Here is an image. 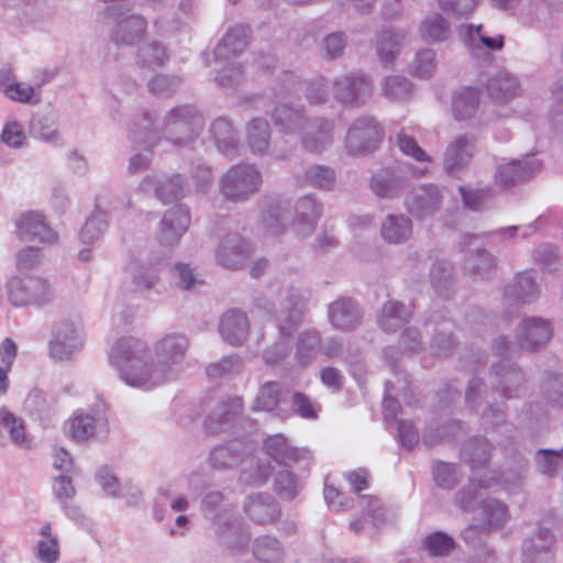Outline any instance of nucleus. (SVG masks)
<instances>
[{
	"mask_svg": "<svg viewBox=\"0 0 563 563\" xmlns=\"http://www.w3.org/2000/svg\"><path fill=\"white\" fill-rule=\"evenodd\" d=\"M384 136L382 125L374 117L362 115L350 125L345 147L350 155H367L377 150Z\"/></svg>",
	"mask_w": 563,
	"mask_h": 563,
	"instance_id": "0eeeda50",
	"label": "nucleus"
},
{
	"mask_svg": "<svg viewBox=\"0 0 563 563\" xmlns=\"http://www.w3.org/2000/svg\"><path fill=\"white\" fill-rule=\"evenodd\" d=\"M426 325L433 327V334L429 345L431 353L437 357L451 355L457 346L454 336V322L441 311H433L426 320Z\"/></svg>",
	"mask_w": 563,
	"mask_h": 563,
	"instance_id": "6ab92c4d",
	"label": "nucleus"
},
{
	"mask_svg": "<svg viewBox=\"0 0 563 563\" xmlns=\"http://www.w3.org/2000/svg\"><path fill=\"white\" fill-rule=\"evenodd\" d=\"M16 233L23 241L52 243L56 240V233L47 224L45 217L36 211L22 214L15 222Z\"/></svg>",
	"mask_w": 563,
	"mask_h": 563,
	"instance_id": "c85d7f7f",
	"label": "nucleus"
},
{
	"mask_svg": "<svg viewBox=\"0 0 563 563\" xmlns=\"http://www.w3.org/2000/svg\"><path fill=\"white\" fill-rule=\"evenodd\" d=\"M479 91L474 87H463L452 97V112L456 120H466L477 110Z\"/></svg>",
	"mask_w": 563,
	"mask_h": 563,
	"instance_id": "3c124183",
	"label": "nucleus"
},
{
	"mask_svg": "<svg viewBox=\"0 0 563 563\" xmlns=\"http://www.w3.org/2000/svg\"><path fill=\"white\" fill-rule=\"evenodd\" d=\"M483 522L487 530H495L501 528L508 518L507 506L494 498L482 500L481 504Z\"/></svg>",
	"mask_w": 563,
	"mask_h": 563,
	"instance_id": "4d7b16f0",
	"label": "nucleus"
},
{
	"mask_svg": "<svg viewBox=\"0 0 563 563\" xmlns=\"http://www.w3.org/2000/svg\"><path fill=\"white\" fill-rule=\"evenodd\" d=\"M202 113L195 104H181L170 109L164 117L162 132L174 145H190L203 129Z\"/></svg>",
	"mask_w": 563,
	"mask_h": 563,
	"instance_id": "7ed1b4c3",
	"label": "nucleus"
},
{
	"mask_svg": "<svg viewBox=\"0 0 563 563\" xmlns=\"http://www.w3.org/2000/svg\"><path fill=\"white\" fill-rule=\"evenodd\" d=\"M321 347V335L317 330L300 333L297 340L296 357L301 365H307Z\"/></svg>",
	"mask_w": 563,
	"mask_h": 563,
	"instance_id": "052dcab7",
	"label": "nucleus"
},
{
	"mask_svg": "<svg viewBox=\"0 0 563 563\" xmlns=\"http://www.w3.org/2000/svg\"><path fill=\"white\" fill-rule=\"evenodd\" d=\"M475 150L473 135L464 134L456 136L446 147L443 166L445 172L453 177L459 175L468 165Z\"/></svg>",
	"mask_w": 563,
	"mask_h": 563,
	"instance_id": "bb28decb",
	"label": "nucleus"
},
{
	"mask_svg": "<svg viewBox=\"0 0 563 563\" xmlns=\"http://www.w3.org/2000/svg\"><path fill=\"white\" fill-rule=\"evenodd\" d=\"M300 131L301 145L307 152L322 153L333 142L334 125L332 121L325 118H307L305 126Z\"/></svg>",
	"mask_w": 563,
	"mask_h": 563,
	"instance_id": "b1692460",
	"label": "nucleus"
},
{
	"mask_svg": "<svg viewBox=\"0 0 563 563\" xmlns=\"http://www.w3.org/2000/svg\"><path fill=\"white\" fill-rule=\"evenodd\" d=\"M540 294L539 285L536 283L531 272L518 273L514 279L508 283L503 292V301L511 307L519 303H532Z\"/></svg>",
	"mask_w": 563,
	"mask_h": 563,
	"instance_id": "cd10ccee",
	"label": "nucleus"
},
{
	"mask_svg": "<svg viewBox=\"0 0 563 563\" xmlns=\"http://www.w3.org/2000/svg\"><path fill=\"white\" fill-rule=\"evenodd\" d=\"M280 384L277 382H267L263 384L255 398L253 409L273 411L279 404Z\"/></svg>",
	"mask_w": 563,
	"mask_h": 563,
	"instance_id": "774afa93",
	"label": "nucleus"
},
{
	"mask_svg": "<svg viewBox=\"0 0 563 563\" xmlns=\"http://www.w3.org/2000/svg\"><path fill=\"white\" fill-rule=\"evenodd\" d=\"M380 233L387 243H405L412 235V222L404 214H388L380 225Z\"/></svg>",
	"mask_w": 563,
	"mask_h": 563,
	"instance_id": "a18cd8bd",
	"label": "nucleus"
},
{
	"mask_svg": "<svg viewBox=\"0 0 563 563\" xmlns=\"http://www.w3.org/2000/svg\"><path fill=\"white\" fill-rule=\"evenodd\" d=\"M493 481L494 478L490 481H476L472 478L468 485L456 492L454 495V504L464 512L474 511L478 505L482 504V501H479V489L489 488L493 486Z\"/></svg>",
	"mask_w": 563,
	"mask_h": 563,
	"instance_id": "864d4df0",
	"label": "nucleus"
},
{
	"mask_svg": "<svg viewBox=\"0 0 563 563\" xmlns=\"http://www.w3.org/2000/svg\"><path fill=\"white\" fill-rule=\"evenodd\" d=\"M323 207L313 195L300 197L295 205L292 229L298 236L307 238L314 231Z\"/></svg>",
	"mask_w": 563,
	"mask_h": 563,
	"instance_id": "a878e982",
	"label": "nucleus"
},
{
	"mask_svg": "<svg viewBox=\"0 0 563 563\" xmlns=\"http://www.w3.org/2000/svg\"><path fill=\"white\" fill-rule=\"evenodd\" d=\"M419 34L428 44L442 43L448 41L452 34L451 24L441 13L431 12L420 22Z\"/></svg>",
	"mask_w": 563,
	"mask_h": 563,
	"instance_id": "79ce46f5",
	"label": "nucleus"
},
{
	"mask_svg": "<svg viewBox=\"0 0 563 563\" xmlns=\"http://www.w3.org/2000/svg\"><path fill=\"white\" fill-rule=\"evenodd\" d=\"M250 323L246 314L240 310L231 309L224 312L219 322V332L222 339L234 346L242 345L247 338Z\"/></svg>",
	"mask_w": 563,
	"mask_h": 563,
	"instance_id": "72a5a7b5",
	"label": "nucleus"
},
{
	"mask_svg": "<svg viewBox=\"0 0 563 563\" xmlns=\"http://www.w3.org/2000/svg\"><path fill=\"white\" fill-rule=\"evenodd\" d=\"M102 198H97L96 210L91 217L85 222L80 231V240L84 243H92L98 240L107 230L108 222L106 212L101 210Z\"/></svg>",
	"mask_w": 563,
	"mask_h": 563,
	"instance_id": "13d9d810",
	"label": "nucleus"
},
{
	"mask_svg": "<svg viewBox=\"0 0 563 563\" xmlns=\"http://www.w3.org/2000/svg\"><path fill=\"white\" fill-rule=\"evenodd\" d=\"M290 211V202L280 197H266L262 201L263 229L272 234L279 235L286 230V222Z\"/></svg>",
	"mask_w": 563,
	"mask_h": 563,
	"instance_id": "7c9ffc66",
	"label": "nucleus"
},
{
	"mask_svg": "<svg viewBox=\"0 0 563 563\" xmlns=\"http://www.w3.org/2000/svg\"><path fill=\"white\" fill-rule=\"evenodd\" d=\"M406 37V31H395L391 29L382 30L376 37V54L379 62L388 67L394 64L395 59L399 55L402 42Z\"/></svg>",
	"mask_w": 563,
	"mask_h": 563,
	"instance_id": "58836bf2",
	"label": "nucleus"
},
{
	"mask_svg": "<svg viewBox=\"0 0 563 563\" xmlns=\"http://www.w3.org/2000/svg\"><path fill=\"white\" fill-rule=\"evenodd\" d=\"M383 95L394 101L406 100L412 90V85L409 79L402 76H387L382 84Z\"/></svg>",
	"mask_w": 563,
	"mask_h": 563,
	"instance_id": "0e129e2a",
	"label": "nucleus"
},
{
	"mask_svg": "<svg viewBox=\"0 0 563 563\" xmlns=\"http://www.w3.org/2000/svg\"><path fill=\"white\" fill-rule=\"evenodd\" d=\"M107 14L113 19L109 37L114 45L133 46L144 37L147 30V20L143 15L122 13L115 5L109 7Z\"/></svg>",
	"mask_w": 563,
	"mask_h": 563,
	"instance_id": "6e6552de",
	"label": "nucleus"
},
{
	"mask_svg": "<svg viewBox=\"0 0 563 563\" xmlns=\"http://www.w3.org/2000/svg\"><path fill=\"white\" fill-rule=\"evenodd\" d=\"M249 29L236 25L230 29L213 49L216 63L229 62L239 56L247 46Z\"/></svg>",
	"mask_w": 563,
	"mask_h": 563,
	"instance_id": "f704fd0d",
	"label": "nucleus"
},
{
	"mask_svg": "<svg viewBox=\"0 0 563 563\" xmlns=\"http://www.w3.org/2000/svg\"><path fill=\"white\" fill-rule=\"evenodd\" d=\"M407 186V178L389 168L375 173L371 179V189L380 198H394Z\"/></svg>",
	"mask_w": 563,
	"mask_h": 563,
	"instance_id": "a19ab883",
	"label": "nucleus"
},
{
	"mask_svg": "<svg viewBox=\"0 0 563 563\" xmlns=\"http://www.w3.org/2000/svg\"><path fill=\"white\" fill-rule=\"evenodd\" d=\"M251 244L239 233H228L216 250V260L219 265L228 269H240L252 255Z\"/></svg>",
	"mask_w": 563,
	"mask_h": 563,
	"instance_id": "aec40b11",
	"label": "nucleus"
},
{
	"mask_svg": "<svg viewBox=\"0 0 563 563\" xmlns=\"http://www.w3.org/2000/svg\"><path fill=\"white\" fill-rule=\"evenodd\" d=\"M490 386L506 399H516L526 395L527 377L525 372L510 361H499L490 366Z\"/></svg>",
	"mask_w": 563,
	"mask_h": 563,
	"instance_id": "9d476101",
	"label": "nucleus"
},
{
	"mask_svg": "<svg viewBox=\"0 0 563 563\" xmlns=\"http://www.w3.org/2000/svg\"><path fill=\"white\" fill-rule=\"evenodd\" d=\"M252 551L254 558L262 563H282L285 558V549L282 542L269 534L255 538Z\"/></svg>",
	"mask_w": 563,
	"mask_h": 563,
	"instance_id": "8fccbe9b",
	"label": "nucleus"
},
{
	"mask_svg": "<svg viewBox=\"0 0 563 563\" xmlns=\"http://www.w3.org/2000/svg\"><path fill=\"white\" fill-rule=\"evenodd\" d=\"M347 45V36L342 31L325 35L320 44V54L324 60L331 62L344 55Z\"/></svg>",
	"mask_w": 563,
	"mask_h": 563,
	"instance_id": "e2e57ef3",
	"label": "nucleus"
},
{
	"mask_svg": "<svg viewBox=\"0 0 563 563\" xmlns=\"http://www.w3.org/2000/svg\"><path fill=\"white\" fill-rule=\"evenodd\" d=\"M190 224V212L187 206L177 203L166 210L159 222L157 240L161 245L172 247L178 244Z\"/></svg>",
	"mask_w": 563,
	"mask_h": 563,
	"instance_id": "dca6fc26",
	"label": "nucleus"
},
{
	"mask_svg": "<svg viewBox=\"0 0 563 563\" xmlns=\"http://www.w3.org/2000/svg\"><path fill=\"white\" fill-rule=\"evenodd\" d=\"M335 172L325 165H310L305 170V180L309 186L331 190L335 184Z\"/></svg>",
	"mask_w": 563,
	"mask_h": 563,
	"instance_id": "680f3d73",
	"label": "nucleus"
},
{
	"mask_svg": "<svg viewBox=\"0 0 563 563\" xmlns=\"http://www.w3.org/2000/svg\"><path fill=\"white\" fill-rule=\"evenodd\" d=\"M373 92L372 79L363 71L342 75L333 81V95L338 102L349 107H362Z\"/></svg>",
	"mask_w": 563,
	"mask_h": 563,
	"instance_id": "1a4fd4ad",
	"label": "nucleus"
},
{
	"mask_svg": "<svg viewBox=\"0 0 563 563\" xmlns=\"http://www.w3.org/2000/svg\"><path fill=\"white\" fill-rule=\"evenodd\" d=\"M263 449L273 461L283 466L298 465L300 470L309 471L312 464L313 456L309 449L291 446L280 433L267 437Z\"/></svg>",
	"mask_w": 563,
	"mask_h": 563,
	"instance_id": "f8f14e48",
	"label": "nucleus"
},
{
	"mask_svg": "<svg viewBox=\"0 0 563 563\" xmlns=\"http://www.w3.org/2000/svg\"><path fill=\"white\" fill-rule=\"evenodd\" d=\"M363 309L353 297L342 296L328 305L330 324L340 331H353L363 320Z\"/></svg>",
	"mask_w": 563,
	"mask_h": 563,
	"instance_id": "412c9836",
	"label": "nucleus"
},
{
	"mask_svg": "<svg viewBox=\"0 0 563 563\" xmlns=\"http://www.w3.org/2000/svg\"><path fill=\"white\" fill-rule=\"evenodd\" d=\"M24 409L34 419L47 423L55 412V399L42 389L33 388L24 400Z\"/></svg>",
	"mask_w": 563,
	"mask_h": 563,
	"instance_id": "09e8293b",
	"label": "nucleus"
},
{
	"mask_svg": "<svg viewBox=\"0 0 563 563\" xmlns=\"http://www.w3.org/2000/svg\"><path fill=\"white\" fill-rule=\"evenodd\" d=\"M168 58L166 46L156 40L143 44L136 53V64L148 69L163 67Z\"/></svg>",
	"mask_w": 563,
	"mask_h": 563,
	"instance_id": "603ef678",
	"label": "nucleus"
},
{
	"mask_svg": "<svg viewBox=\"0 0 563 563\" xmlns=\"http://www.w3.org/2000/svg\"><path fill=\"white\" fill-rule=\"evenodd\" d=\"M46 16V9L40 0H0V18L16 33L36 29Z\"/></svg>",
	"mask_w": 563,
	"mask_h": 563,
	"instance_id": "39448f33",
	"label": "nucleus"
},
{
	"mask_svg": "<svg viewBox=\"0 0 563 563\" xmlns=\"http://www.w3.org/2000/svg\"><path fill=\"white\" fill-rule=\"evenodd\" d=\"M534 462L541 474L553 477L563 462L562 449H540L534 454Z\"/></svg>",
	"mask_w": 563,
	"mask_h": 563,
	"instance_id": "69168bd1",
	"label": "nucleus"
},
{
	"mask_svg": "<svg viewBox=\"0 0 563 563\" xmlns=\"http://www.w3.org/2000/svg\"><path fill=\"white\" fill-rule=\"evenodd\" d=\"M271 120L278 132L296 134L303 129L307 117L302 107L278 103L269 113Z\"/></svg>",
	"mask_w": 563,
	"mask_h": 563,
	"instance_id": "c9c22d12",
	"label": "nucleus"
},
{
	"mask_svg": "<svg viewBox=\"0 0 563 563\" xmlns=\"http://www.w3.org/2000/svg\"><path fill=\"white\" fill-rule=\"evenodd\" d=\"M411 317V311L402 302L389 300L380 310L378 323L383 331L394 333L408 323Z\"/></svg>",
	"mask_w": 563,
	"mask_h": 563,
	"instance_id": "de8ad7c7",
	"label": "nucleus"
},
{
	"mask_svg": "<svg viewBox=\"0 0 563 563\" xmlns=\"http://www.w3.org/2000/svg\"><path fill=\"white\" fill-rule=\"evenodd\" d=\"M497 267L496 257L485 249H474L466 253L464 273L473 280H485L493 277Z\"/></svg>",
	"mask_w": 563,
	"mask_h": 563,
	"instance_id": "4c0bfd02",
	"label": "nucleus"
},
{
	"mask_svg": "<svg viewBox=\"0 0 563 563\" xmlns=\"http://www.w3.org/2000/svg\"><path fill=\"white\" fill-rule=\"evenodd\" d=\"M2 432L9 433L14 445L23 449L30 448L23 421L7 410L0 411V433Z\"/></svg>",
	"mask_w": 563,
	"mask_h": 563,
	"instance_id": "6e6d98bb",
	"label": "nucleus"
},
{
	"mask_svg": "<svg viewBox=\"0 0 563 563\" xmlns=\"http://www.w3.org/2000/svg\"><path fill=\"white\" fill-rule=\"evenodd\" d=\"M442 192L437 185L426 184L415 187L406 197L407 211L415 218L423 220L441 209Z\"/></svg>",
	"mask_w": 563,
	"mask_h": 563,
	"instance_id": "f3484780",
	"label": "nucleus"
},
{
	"mask_svg": "<svg viewBox=\"0 0 563 563\" xmlns=\"http://www.w3.org/2000/svg\"><path fill=\"white\" fill-rule=\"evenodd\" d=\"M243 508L250 520L260 526L274 523L280 516L279 505L269 494L250 495Z\"/></svg>",
	"mask_w": 563,
	"mask_h": 563,
	"instance_id": "c756f323",
	"label": "nucleus"
},
{
	"mask_svg": "<svg viewBox=\"0 0 563 563\" xmlns=\"http://www.w3.org/2000/svg\"><path fill=\"white\" fill-rule=\"evenodd\" d=\"M188 347L189 341L184 334L165 335L155 344L158 362V367H155L146 343L124 336L111 347L109 358L126 385L150 389L170 379V367L185 360Z\"/></svg>",
	"mask_w": 563,
	"mask_h": 563,
	"instance_id": "f257e3e1",
	"label": "nucleus"
},
{
	"mask_svg": "<svg viewBox=\"0 0 563 563\" xmlns=\"http://www.w3.org/2000/svg\"><path fill=\"white\" fill-rule=\"evenodd\" d=\"M7 292L9 301L15 307H40L53 299L48 282L35 276L12 277L7 283Z\"/></svg>",
	"mask_w": 563,
	"mask_h": 563,
	"instance_id": "423d86ee",
	"label": "nucleus"
},
{
	"mask_svg": "<svg viewBox=\"0 0 563 563\" xmlns=\"http://www.w3.org/2000/svg\"><path fill=\"white\" fill-rule=\"evenodd\" d=\"M541 394L545 401L563 407V374L547 372L541 380Z\"/></svg>",
	"mask_w": 563,
	"mask_h": 563,
	"instance_id": "bf43d9fd",
	"label": "nucleus"
},
{
	"mask_svg": "<svg viewBox=\"0 0 563 563\" xmlns=\"http://www.w3.org/2000/svg\"><path fill=\"white\" fill-rule=\"evenodd\" d=\"M551 336V324L547 319L541 317L525 318L516 332L518 347L531 352L543 347Z\"/></svg>",
	"mask_w": 563,
	"mask_h": 563,
	"instance_id": "4be33fe9",
	"label": "nucleus"
},
{
	"mask_svg": "<svg viewBox=\"0 0 563 563\" xmlns=\"http://www.w3.org/2000/svg\"><path fill=\"white\" fill-rule=\"evenodd\" d=\"M217 541L231 552H240L247 548L251 540L249 526L236 515L223 512L213 522Z\"/></svg>",
	"mask_w": 563,
	"mask_h": 563,
	"instance_id": "ddd939ff",
	"label": "nucleus"
},
{
	"mask_svg": "<svg viewBox=\"0 0 563 563\" xmlns=\"http://www.w3.org/2000/svg\"><path fill=\"white\" fill-rule=\"evenodd\" d=\"M430 282L434 291L443 299H449L455 291L454 267L446 260H438L430 269Z\"/></svg>",
	"mask_w": 563,
	"mask_h": 563,
	"instance_id": "37998d69",
	"label": "nucleus"
},
{
	"mask_svg": "<svg viewBox=\"0 0 563 563\" xmlns=\"http://www.w3.org/2000/svg\"><path fill=\"white\" fill-rule=\"evenodd\" d=\"M140 188L144 191L153 189L156 198L164 203H170L179 200L189 192L188 183L180 174H176L170 177L146 176L142 180Z\"/></svg>",
	"mask_w": 563,
	"mask_h": 563,
	"instance_id": "393cba45",
	"label": "nucleus"
},
{
	"mask_svg": "<svg viewBox=\"0 0 563 563\" xmlns=\"http://www.w3.org/2000/svg\"><path fill=\"white\" fill-rule=\"evenodd\" d=\"M210 135L220 153L233 159L239 154V139L232 122L227 117L214 119L209 128Z\"/></svg>",
	"mask_w": 563,
	"mask_h": 563,
	"instance_id": "e433bc0d",
	"label": "nucleus"
},
{
	"mask_svg": "<svg viewBox=\"0 0 563 563\" xmlns=\"http://www.w3.org/2000/svg\"><path fill=\"white\" fill-rule=\"evenodd\" d=\"M486 90L489 98L498 103H507L521 93L517 77L506 69L495 70L488 76Z\"/></svg>",
	"mask_w": 563,
	"mask_h": 563,
	"instance_id": "2f4dec72",
	"label": "nucleus"
},
{
	"mask_svg": "<svg viewBox=\"0 0 563 563\" xmlns=\"http://www.w3.org/2000/svg\"><path fill=\"white\" fill-rule=\"evenodd\" d=\"M108 427L107 405L100 400L91 412L76 411L65 422V431L77 442L91 438L97 430L104 431Z\"/></svg>",
	"mask_w": 563,
	"mask_h": 563,
	"instance_id": "4468645a",
	"label": "nucleus"
},
{
	"mask_svg": "<svg viewBox=\"0 0 563 563\" xmlns=\"http://www.w3.org/2000/svg\"><path fill=\"white\" fill-rule=\"evenodd\" d=\"M244 450L238 441L218 445L209 454V464L214 470L236 467L244 459Z\"/></svg>",
	"mask_w": 563,
	"mask_h": 563,
	"instance_id": "49530a36",
	"label": "nucleus"
},
{
	"mask_svg": "<svg viewBox=\"0 0 563 563\" xmlns=\"http://www.w3.org/2000/svg\"><path fill=\"white\" fill-rule=\"evenodd\" d=\"M163 257L137 260L130 266L128 286L132 292L145 294L156 287L161 280Z\"/></svg>",
	"mask_w": 563,
	"mask_h": 563,
	"instance_id": "5701e85b",
	"label": "nucleus"
},
{
	"mask_svg": "<svg viewBox=\"0 0 563 563\" xmlns=\"http://www.w3.org/2000/svg\"><path fill=\"white\" fill-rule=\"evenodd\" d=\"M306 298L295 288H289L283 308L276 317L280 339L266 347L263 361L267 365H276L285 360L292 350L291 335L302 322Z\"/></svg>",
	"mask_w": 563,
	"mask_h": 563,
	"instance_id": "f03ea898",
	"label": "nucleus"
},
{
	"mask_svg": "<svg viewBox=\"0 0 563 563\" xmlns=\"http://www.w3.org/2000/svg\"><path fill=\"white\" fill-rule=\"evenodd\" d=\"M245 133L246 142L252 154L263 156L268 153L272 131L268 122L264 118H253L246 124Z\"/></svg>",
	"mask_w": 563,
	"mask_h": 563,
	"instance_id": "c03bdc74",
	"label": "nucleus"
},
{
	"mask_svg": "<svg viewBox=\"0 0 563 563\" xmlns=\"http://www.w3.org/2000/svg\"><path fill=\"white\" fill-rule=\"evenodd\" d=\"M262 183V174L255 165L240 163L220 177L219 192L227 201L243 203L260 191Z\"/></svg>",
	"mask_w": 563,
	"mask_h": 563,
	"instance_id": "20e7f679",
	"label": "nucleus"
},
{
	"mask_svg": "<svg viewBox=\"0 0 563 563\" xmlns=\"http://www.w3.org/2000/svg\"><path fill=\"white\" fill-rule=\"evenodd\" d=\"M556 539L549 528L539 527L521 545L522 563H554Z\"/></svg>",
	"mask_w": 563,
	"mask_h": 563,
	"instance_id": "2eb2a0df",
	"label": "nucleus"
},
{
	"mask_svg": "<svg viewBox=\"0 0 563 563\" xmlns=\"http://www.w3.org/2000/svg\"><path fill=\"white\" fill-rule=\"evenodd\" d=\"M457 190L464 207L475 212L488 210L496 196L494 188L489 185H461Z\"/></svg>",
	"mask_w": 563,
	"mask_h": 563,
	"instance_id": "ea45409f",
	"label": "nucleus"
},
{
	"mask_svg": "<svg viewBox=\"0 0 563 563\" xmlns=\"http://www.w3.org/2000/svg\"><path fill=\"white\" fill-rule=\"evenodd\" d=\"M81 346V339L77 329L70 321H62L55 332L54 339L49 343L51 356L57 360H67Z\"/></svg>",
	"mask_w": 563,
	"mask_h": 563,
	"instance_id": "473e14b6",
	"label": "nucleus"
},
{
	"mask_svg": "<svg viewBox=\"0 0 563 563\" xmlns=\"http://www.w3.org/2000/svg\"><path fill=\"white\" fill-rule=\"evenodd\" d=\"M492 444L485 437H474L462 448V457L474 470L488 462Z\"/></svg>",
	"mask_w": 563,
	"mask_h": 563,
	"instance_id": "5fc2aeb1",
	"label": "nucleus"
},
{
	"mask_svg": "<svg viewBox=\"0 0 563 563\" xmlns=\"http://www.w3.org/2000/svg\"><path fill=\"white\" fill-rule=\"evenodd\" d=\"M203 407L209 411L203 421L206 432L214 434L233 426L243 405L240 397H209L203 401Z\"/></svg>",
	"mask_w": 563,
	"mask_h": 563,
	"instance_id": "9b49d317",
	"label": "nucleus"
},
{
	"mask_svg": "<svg viewBox=\"0 0 563 563\" xmlns=\"http://www.w3.org/2000/svg\"><path fill=\"white\" fill-rule=\"evenodd\" d=\"M541 162L533 156L498 164L494 175L495 184L504 189H509L532 178L541 170Z\"/></svg>",
	"mask_w": 563,
	"mask_h": 563,
	"instance_id": "a211bd4d",
	"label": "nucleus"
},
{
	"mask_svg": "<svg viewBox=\"0 0 563 563\" xmlns=\"http://www.w3.org/2000/svg\"><path fill=\"white\" fill-rule=\"evenodd\" d=\"M432 475L437 486L446 490L453 489L460 482L457 465L453 463L435 462L432 467Z\"/></svg>",
	"mask_w": 563,
	"mask_h": 563,
	"instance_id": "338daca9",
	"label": "nucleus"
}]
</instances>
